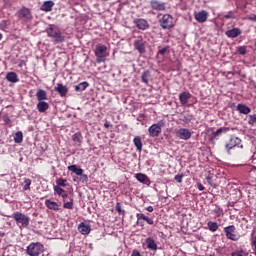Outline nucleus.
Segmentation results:
<instances>
[{"instance_id":"1","label":"nucleus","mask_w":256,"mask_h":256,"mask_svg":"<svg viewBox=\"0 0 256 256\" xmlns=\"http://www.w3.org/2000/svg\"><path fill=\"white\" fill-rule=\"evenodd\" d=\"M46 33L48 37L53 39L55 44L63 43V41H65V36L61 33V30L57 28V26H55L54 24H50L46 28Z\"/></svg>"},{"instance_id":"2","label":"nucleus","mask_w":256,"mask_h":256,"mask_svg":"<svg viewBox=\"0 0 256 256\" xmlns=\"http://www.w3.org/2000/svg\"><path fill=\"white\" fill-rule=\"evenodd\" d=\"M94 55L96 57V63H105L109 55V52H107V46L97 44L94 50Z\"/></svg>"},{"instance_id":"3","label":"nucleus","mask_w":256,"mask_h":256,"mask_svg":"<svg viewBox=\"0 0 256 256\" xmlns=\"http://www.w3.org/2000/svg\"><path fill=\"white\" fill-rule=\"evenodd\" d=\"M45 251V246L40 242H32L27 246L26 253L29 256H39Z\"/></svg>"},{"instance_id":"4","label":"nucleus","mask_w":256,"mask_h":256,"mask_svg":"<svg viewBox=\"0 0 256 256\" xmlns=\"http://www.w3.org/2000/svg\"><path fill=\"white\" fill-rule=\"evenodd\" d=\"M159 25L162 29H173L175 27V19L171 14H164L159 19Z\"/></svg>"},{"instance_id":"5","label":"nucleus","mask_w":256,"mask_h":256,"mask_svg":"<svg viewBox=\"0 0 256 256\" xmlns=\"http://www.w3.org/2000/svg\"><path fill=\"white\" fill-rule=\"evenodd\" d=\"M13 219L16 221L17 225H21V227H29V216L21 213V212H15L13 214Z\"/></svg>"},{"instance_id":"6","label":"nucleus","mask_w":256,"mask_h":256,"mask_svg":"<svg viewBox=\"0 0 256 256\" xmlns=\"http://www.w3.org/2000/svg\"><path fill=\"white\" fill-rule=\"evenodd\" d=\"M146 45H147V41H145V39H143V36H138L134 40V49L136 51H138V53H140V55H143V53H145Z\"/></svg>"},{"instance_id":"7","label":"nucleus","mask_w":256,"mask_h":256,"mask_svg":"<svg viewBox=\"0 0 256 256\" xmlns=\"http://www.w3.org/2000/svg\"><path fill=\"white\" fill-rule=\"evenodd\" d=\"M236 228L234 225H230L224 228V233L227 239L230 241H239V236L235 234Z\"/></svg>"},{"instance_id":"8","label":"nucleus","mask_w":256,"mask_h":256,"mask_svg":"<svg viewBox=\"0 0 256 256\" xmlns=\"http://www.w3.org/2000/svg\"><path fill=\"white\" fill-rule=\"evenodd\" d=\"M192 135L193 134L191 133V130L187 128H180L176 130V137H178V139H181L182 141H189Z\"/></svg>"},{"instance_id":"9","label":"nucleus","mask_w":256,"mask_h":256,"mask_svg":"<svg viewBox=\"0 0 256 256\" xmlns=\"http://www.w3.org/2000/svg\"><path fill=\"white\" fill-rule=\"evenodd\" d=\"M235 147H240L243 149V145H241V138L232 136L229 140V143L226 144L225 148L227 151H231V149H235Z\"/></svg>"},{"instance_id":"10","label":"nucleus","mask_w":256,"mask_h":256,"mask_svg":"<svg viewBox=\"0 0 256 256\" xmlns=\"http://www.w3.org/2000/svg\"><path fill=\"white\" fill-rule=\"evenodd\" d=\"M162 127L163 125H161V122H159L158 124L151 125L148 129L150 137H159V135L161 134Z\"/></svg>"},{"instance_id":"11","label":"nucleus","mask_w":256,"mask_h":256,"mask_svg":"<svg viewBox=\"0 0 256 256\" xmlns=\"http://www.w3.org/2000/svg\"><path fill=\"white\" fill-rule=\"evenodd\" d=\"M150 7L154 11H165L167 9V6L165 5V2H161L158 0H151L150 1Z\"/></svg>"},{"instance_id":"12","label":"nucleus","mask_w":256,"mask_h":256,"mask_svg":"<svg viewBox=\"0 0 256 256\" xmlns=\"http://www.w3.org/2000/svg\"><path fill=\"white\" fill-rule=\"evenodd\" d=\"M18 17L19 19H23V21H31L33 16L31 15V10L29 8H22L20 11H18Z\"/></svg>"},{"instance_id":"13","label":"nucleus","mask_w":256,"mask_h":256,"mask_svg":"<svg viewBox=\"0 0 256 256\" xmlns=\"http://www.w3.org/2000/svg\"><path fill=\"white\" fill-rule=\"evenodd\" d=\"M134 25H136L140 31H147V29L150 27L149 22L143 18L134 20Z\"/></svg>"},{"instance_id":"14","label":"nucleus","mask_w":256,"mask_h":256,"mask_svg":"<svg viewBox=\"0 0 256 256\" xmlns=\"http://www.w3.org/2000/svg\"><path fill=\"white\" fill-rule=\"evenodd\" d=\"M208 18H209V13H207V11L205 10H201L194 14V19H196L198 23H205V21H207Z\"/></svg>"},{"instance_id":"15","label":"nucleus","mask_w":256,"mask_h":256,"mask_svg":"<svg viewBox=\"0 0 256 256\" xmlns=\"http://www.w3.org/2000/svg\"><path fill=\"white\" fill-rule=\"evenodd\" d=\"M54 91L59 93L60 97H67V93H69V88L61 83H58L54 88Z\"/></svg>"},{"instance_id":"16","label":"nucleus","mask_w":256,"mask_h":256,"mask_svg":"<svg viewBox=\"0 0 256 256\" xmlns=\"http://www.w3.org/2000/svg\"><path fill=\"white\" fill-rule=\"evenodd\" d=\"M136 179L137 181H139V183H143V185H147V187L151 185V179H149L148 176L143 173L136 174Z\"/></svg>"},{"instance_id":"17","label":"nucleus","mask_w":256,"mask_h":256,"mask_svg":"<svg viewBox=\"0 0 256 256\" xmlns=\"http://www.w3.org/2000/svg\"><path fill=\"white\" fill-rule=\"evenodd\" d=\"M226 37H229V39H235L236 37H239L241 35V29L239 28H233L230 30H227L225 32Z\"/></svg>"},{"instance_id":"18","label":"nucleus","mask_w":256,"mask_h":256,"mask_svg":"<svg viewBox=\"0 0 256 256\" xmlns=\"http://www.w3.org/2000/svg\"><path fill=\"white\" fill-rule=\"evenodd\" d=\"M78 231L81 235H89L91 233V226L82 222L78 226Z\"/></svg>"},{"instance_id":"19","label":"nucleus","mask_w":256,"mask_h":256,"mask_svg":"<svg viewBox=\"0 0 256 256\" xmlns=\"http://www.w3.org/2000/svg\"><path fill=\"white\" fill-rule=\"evenodd\" d=\"M147 249H150V251H157V243L155 240L151 237L146 238L145 240Z\"/></svg>"},{"instance_id":"20","label":"nucleus","mask_w":256,"mask_h":256,"mask_svg":"<svg viewBox=\"0 0 256 256\" xmlns=\"http://www.w3.org/2000/svg\"><path fill=\"white\" fill-rule=\"evenodd\" d=\"M54 5H55V2L51 0L45 1L41 6V11H45L46 13H49V11H53Z\"/></svg>"},{"instance_id":"21","label":"nucleus","mask_w":256,"mask_h":256,"mask_svg":"<svg viewBox=\"0 0 256 256\" xmlns=\"http://www.w3.org/2000/svg\"><path fill=\"white\" fill-rule=\"evenodd\" d=\"M190 98H191V93L189 92H182L179 94L181 105H187V103H189Z\"/></svg>"},{"instance_id":"22","label":"nucleus","mask_w":256,"mask_h":256,"mask_svg":"<svg viewBox=\"0 0 256 256\" xmlns=\"http://www.w3.org/2000/svg\"><path fill=\"white\" fill-rule=\"evenodd\" d=\"M6 79L9 81V83H19V77L15 72H8L6 74Z\"/></svg>"},{"instance_id":"23","label":"nucleus","mask_w":256,"mask_h":256,"mask_svg":"<svg viewBox=\"0 0 256 256\" xmlns=\"http://www.w3.org/2000/svg\"><path fill=\"white\" fill-rule=\"evenodd\" d=\"M237 111H239V113H242V115H249V113H251V108H249L245 104H238Z\"/></svg>"},{"instance_id":"24","label":"nucleus","mask_w":256,"mask_h":256,"mask_svg":"<svg viewBox=\"0 0 256 256\" xmlns=\"http://www.w3.org/2000/svg\"><path fill=\"white\" fill-rule=\"evenodd\" d=\"M45 205L48 209H51L52 211H59V205L57 202L47 199L45 200Z\"/></svg>"},{"instance_id":"25","label":"nucleus","mask_w":256,"mask_h":256,"mask_svg":"<svg viewBox=\"0 0 256 256\" xmlns=\"http://www.w3.org/2000/svg\"><path fill=\"white\" fill-rule=\"evenodd\" d=\"M37 100L40 101H47V91L43 89H39L36 93Z\"/></svg>"},{"instance_id":"26","label":"nucleus","mask_w":256,"mask_h":256,"mask_svg":"<svg viewBox=\"0 0 256 256\" xmlns=\"http://www.w3.org/2000/svg\"><path fill=\"white\" fill-rule=\"evenodd\" d=\"M47 109H49V103H47L45 101L38 102L37 110L39 111V113H45V111H47Z\"/></svg>"},{"instance_id":"27","label":"nucleus","mask_w":256,"mask_h":256,"mask_svg":"<svg viewBox=\"0 0 256 256\" xmlns=\"http://www.w3.org/2000/svg\"><path fill=\"white\" fill-rule=\"evenodd\" d=\"M133 143H134L137 151L143 150V142L141 141V136L134 137Z\"/></svg>"},{"instance_id":"28","label":"nucleus","mask_w":256,"mask_h":256,"mask_svg":"<svg viewBox=\"0 0 256 256\" xmlns=\"http://www.w3.org/2000/svg\"><path fill=\"white\" fill-rule=\"evenodd\" d=\"M68 171H72L75 175H83V169L78 168L77 165H70L68 166Z\"/></svg>"},{"instance_id":"29","label":"nucleus","mask_w":256,"mask_h":256,"mask_svg":"<svg viewBox=\"0 0 256 256\" xmlns=\"http://www.w3.org/2000/svg\"><path fill=\"white\" fill-rule=\"evenodd\" d=\"M231 256H249V253L247 251L243 250V248H239V249L234 250L231 253Z\"/></svg>"},{"instance_id":"30","label":"nucleus","mask_w":256,"mask_h":256,"mask_svg":"<svg viewBox=\"0 0 256 256\" xmlns=\"http://www.w3.org/2000/svg\"><path fill=\"white\" fill-rule=\"evenodd\" d=\"M89 87V82H81L78 85L75 86V91H85Z\"/></svg>"},{"instance_id":"31","label":"nucleus","mask_w":256,"mask_h":256,"mask_svg":"<svg viewBox=\"0 0 256 256\" xmlns=\"http://www.w3.org/2000/svg\"><path fill=\"white\" fill-rule=\"evenodd\" d=\"M207 227H208L209 231H212V233H215V231H217V229H219V225L217 224V222H213V221H209L207 223Z\"/></svg>"},{"instance_id":"32","label":"nucleus","mask_w":256,"mask_h":256,"mask_svg":"<svg viewBox=\"0 0 256 256\" xmlns=\"http://www.w3.org/2000/svg\"><path fill=\"white\" fill-rule=\"evenodd\" d=\"M227 131H229V128L227 127H222L217 129L215 132H213V137H219V135L223 134V133H227Z\"/></svg>"},{"instance_id":"33","label":"nucleus","mask_w":256,"mask_h":256,"mask_svg":"<svg viewBox=\"0 0 256 256\" xmlns=\"http://www.w3.org/2000/svg\"><path fill=\"white\" fill-rule=\"evenodd\" d=\"M14 142L15 143H23V132L18 131L14 135Z\"/></svg>"},{"instance_id":"34","label":"nucleus","mask_w":256,"mask_h":256,"mask_svg":"<svg viewBox=\"0 0 256 256\" xmlns=\"http://www.w3.org/2000/svg\"><path fill=\"white\" fill-rule=\"evenodd\" d=\"M72 139L75 141V143H81V141H83V136H81V132H76Z\"/></svg>"},{"instance_id":"35","label":"nucleus","mask_w":256,"mask_h":256,"mask_svg":"<svg viewBox=\"0 0 256 256\" xmlns=\"http://www.w3.org/2000/svg\"><path fill=\"white\" fill-rule=\"evenodd\" d=\"M24 191H29L31 189V179H25L24 180V186H23Z\"/></svg>"},{"instance_id":"36","label":"nucleus","mask_w":256,"mask_h":256,"mask_svg":"<svg viewBox=\"0 0 256 256\" xmlns=\"http://www.w3.org/2000/svg\"><path fill=\"white\" fill-rule=\"evenodd\" d=\"M67 180L66 179H63V178H59L57 181H56V184L58 185V187H67Z\"/></svg>"},{"instance_id":"37","label":"nucleus","mask_w":256,"mask_h":256,"mask_svg":"<svg viewBox=\"0 0 256 256\" xmlns=\"http://www.w3.org/2000/svg\"><path fill=\"white\" fill-rule=\"evenodd\" d=\"M237 52L239 55H247V48L245 46H239Z\"/></svg>"},{"instance_id":"38","label":"nucleus","mask_w":256,"mask_h":256,"mask_svg":"<svg viewBox=\"0 0 256 256\" xmlns=\"http://www.w3.org/2000/svg\"><path fill=\"white\" fill-rule=\"evenodd\" d=\"M151 74L149 73V71H146L142 74V81L143 83H149V76Z\"/></svg>"},{"instance_id":"39","label":"nucleus","mask_w":256,"mask_h":256,"mask_svg":"<svg viewBox=\"0 0 256 256\" xmlns=\"http://www.w3.org/2000/svg\"><path fill=\"white\" fill-rule=\"evenodd\" d=\"M256 124V114L249 116L248 125H251L252 127Z\"/></svg>"},{"instance_id":"40","label":"nucleus","mask_w":256,"mask_h":256,"mask_svg":"<svg viewBox=\"0 0 256 256\" xmlns=\"http://www.w3.org/2000/svg\"><path fill=\"white\" fill-rule=\"evenodd\" d=\"M180 120L183 121V123H185L187 125V123H191V121H193V117L183 116Z\"/></svg>"},{"instance_id":"41","label":"nucleus","mask_w":256,"mask_h":256,"mask_svg":"<svg viewBox=\"0 0 256 256\" xmlns=\"http://www.w3.org/2000/svg\"><path fill=\"white\" fill-rule=\"evenodd\" d=\"M54 191H55V193H57V195H59L60 197L63 195V193L65 192L64 190H63V188H61V187H59V186H55L54 187Z\"/></svg>"},{"instance_id":"42","label":"nucleus","mask_w":256,"mask_h":256,"mask_svg":"<svg viewBox=\"0 0 256 256\" xmlns=\"http://www.w3.org/2000/svg\"><path fill=\"white\" fill-rule=\"evenodd\" d=\"M81 183H87L89 181V177H87V174L79 175Z\"/></svg>"},{"instance_id":"43","label":"nucleus","mask_w":256,"mask_h":256,"mask_svg":"<svg viewBox=\"0 0 256 256\" xmlns=\"http://www.w3.org/2000/svg\"><path fill=\"white\" fill-rule=\"evenodd\" d=\"M167 51H169V48H168V47L160 48V49L158 50L157 55H165V54L167 53Z\"/></svg>"},{"instance_id":"44","label":"nucleus","mask_w":256,"mask_h":256,"mask_svg":"<svg viewBox=\"0 0 256 256\" xmlns=\"http://www.w3.org/2000/svg\"><path fill=\"white\" fill-rule=\"evenodd\" d=\"M136 217H137V221H138V223H139V221H145V219L147 218V216H145V214H143V213H138L137 215H136Z\"/></svg>"},{"instance_id":"45","label":"nucleus","mask_w":256,"mask_h":256,"mask_svg":"<svg viewBox=\"0 0 256 256\" xmlns=\"http://www.w3.org/2000/svg\"><path fill=\"white\" fill-rule=\"evenodd\" d=\"M116 211L117 213H122V215H125V210L121 209V203L116 204Z\"/></svg>"},{"instance_id":"46","label":"nucleus","mask_w":256,"mask_h":256,"mask_svg":"<svg viewBox=\"0 0 256 256\" xmlns=\"http://www.w3.org/2000/svg\"><path fill=\"white\" fill-rule=\"evenodd\" d=\"M183 177H184L183 174H178V175L175 176V181L177 183H183Z\"/></svg>"},{"instance_id":"47","label":"nucleus","mask_w":256,"mask_h":256,"mask_svg":"<svg viewBox=\"0 0 256 256\" xmlns=\"http://www.w3.org/2000/svg\"><path fill=\"white\" fill-rule=\"evenodd\" d=\"M63 207L64 209H73V201L64 203Z\"/></svg>"},{"instance_id":"48","label":"nucleus","mask_w":256,"mask_h":256,"mask_svg":"<svg viewBox=\"0 0 256 256\" xmlns=\"http://www.w3.org/2000/svg\"><path fill=\"white\" fill-rule=\"evenodd\" d=\"M213 212L215 213L216 217H221V213H223V210L221 208H215Z\"/></svg>"},{"instance_id":"49","label":"nucleus","mask_w":256,"mask_h":256,"mask_svg":"<svg viewBox=\"0 0 256 256\" xmlns=\"http://www.w3.org/2000/svg\"><path fill=\"white\" fill-rule=\"evenodd\" d=\"M224 19H235V15H233V12L230 11L224 15Z\"/></svg>"},{"instance_id":"50","label":"nucleus","mask_w":256,"mask_h":256,"mask_svg":"<svg viewBox=\"0 0 256 256\" xmlns=\"http://www.w3.org/2000/svg\"><path fill=\"white\" fill-rule=\"evenodd\" d=\"M247 19L249 21H254V23H256V15L255 14H250L247 16Z\"/></svg>"},{"instance_id":"51","label":"nucleus","mask_w":256,"mask_h":256,"mask_svg":"<svg viewBox=\"0 0 256 256\" xmlns=\"http://www.w3.org/2000/svg\"><path fill=\"white\" fill-rule=\"evenodd\" d=\"M197 189H198V191H205V186H203V184H201V183H198Z\"/></svg>"},{"instance_id":"52","label":"nucleus","mask_w":256,"mask_h":256,"mask_svg":"<svg viewBox=\"0 0 256 256\" xmlns=\"http://www.w3.org/2000/svg\"><path fill=\"white\" fill-rule=\"evenodd\" d=\"M144 221H146V223H148V225H153V223H154L153 219H151V218H149L147 216H146V219Z\"/></svg>"},{"instance_id":"53","label":"nucleus","mask_w":256,"mask_h":256,"mask_svg":"<svg viewBox=\"0 0 256 256\" xmlns=\"http://www.w3.org/2000/svg\"><path fill=\"white\" fill-rule=\"evenodd\" d=\"M131 256H141V252L139 250H133Z\"/></svg>"},{"instance_id":"54","label":"nucleus","mask_w":256,"mask_h":256,"mask_svg":"<svg viewBox=\"0 0 256 256\" xmlns=\"http://www.w3.org/2000/svg\"><path fill=\"white\" fill-rule=\"evenodd\" d=\"M206 181L209 185H213V180L211 179V177H207Z\"/></svg>"},{"instance_id":"55","label":"nucleus","mask_w":256,"mask_h":256,"mask_svg":"<svg viewBox=\"0 0 256 256\" xmlns=\"http://www.w3.org/2000/svg\"><path fill=\"white\" fill-rule=\"evenodd\" d=\"M146 211H148V213H153V206L146 207Z\"/></svg>"},{"instance_id":"56","label":"nucleus","mask_w":256,"mask_h":256,"mask_svg":"<svg viewBox=\"0 0 256 256\" xmlns=\"http://www.w3.org/2000/svg\"><path fill=\"white\" fill-rule=\"evenodd\" d=\"M60 197H63V199H67L68 195L66 192H64Z\"/></svg>"},{"instance_id":"57","label":"nucleus","mask_w":256,"mask_h":256,"mask_svg":"<svg viewBox=\"0 0 256 256\" xmlns=\"http://www.w3.org/2000/svg\"><path fill=\"white\" fill-rule=\"evenodd\" d=\"M104 127H106V129H109V124L105 123Z\"/></svg>"},{"instance_id":"58","label":"nucleus","mask_w":256,"mask_h":256,"mask_svg":"<svg viewBox=\"0 0 256 256\" xmlns=\"http://www.w3.org/2000/svg\"><path fill=\"white\" fill-rule=\"evenodd\" d=\"M0 237H5V234L0 231Z\"/></svg>"},{"instance_id":"59","label":"nucleus","mask_w":256,"mask_h":256,"mask_svg":"<svg viewBox=\"0 0 256 256\" xmlns=\"http://www.w3.org/2000/svg\"><path fill=\"white\" fill-rule=\"evenodd\" d=\"M1 39H3V34L0 33V41H1Z\"/></svg>"},{"instance_id":"60","label":"nucleus","mask_w":256,"mask_h":256,"mask_svg":"<svg viewBox=\"0 0 256 256\" xmlns=\"http://www.w3.org/2000/svg\"><path fill=\"white\" fill-rule=\"evenodd\" d=\"M103 1H109V0H103Z\"/></svg>"}]
</instances>
